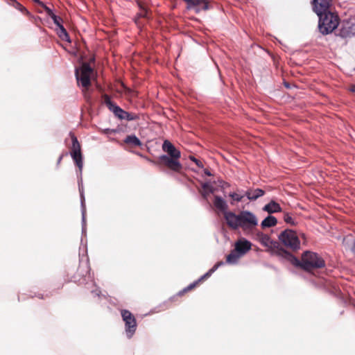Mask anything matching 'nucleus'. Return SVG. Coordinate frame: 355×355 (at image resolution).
<instances>
[{
	"instance_id": "nucleus-1",
	"label": "nucleus",
	"mask_w": 355,
	"mask_h": 355,
	"mask_svg": "<svg viewBox=\"0 0 355 355\" xmlns=\"http://www.w3.org/2000/svg\"><path fill=\"white\" fill-rule=\"evenodd\" d=\"M225 221L230 228H241L247 234H251L258 225L257 216L247 210L241 211L238 214L232 211L225 213Z\"/></svg>"
},
{
	"instance_id": "nucleus-2",
	"label": "nucleus",
	"mask_w": 355,
	"mask_h": 355,
	"mask_svg": "<svg viewBox=\"0 0 355 355\" xmlns=\"http://www.w3.org/2000/svg\"><path fill=\"white\" fill-rule=\"evenodd\" d=\"M162 149L168 155H163L159 157L162 164L173 171H180L182 168V164L179 162V158L181 156L180 151L176 149L172 143L168 140L164 141Z\"/></svg>"
},
{
	"instance_id": "nucleus-3",
	"label": "nucleus",
	"mask_w": 355,
	"mask_h": 355,
	"mask_svg": "<svg viewBox=\"0 0 355 355\" xmlns=\"http://www.w3.org/2000/svg\"><path fill=\"white\" fill-rule=\"evenodd\" d=\"M293 259L297 265L306 271L321 268L325 266L324 259L317 253L311 251L304 252L301 261H299L295 257H293Z\"/></svg>"
},
{
	"instance_id": "nucleus-4",
	"label": "nucleus",
	"mask_w": 355,
	"mask_h": 355,
	"mask_svg": "<svg viewBox=\"0 0 355 355\" xmlns=\"http://www.w3.org/2000/svg\"><path fill=\"white\" fill-rule=\"evenodd\" d=\"M318 16L319 17L318 28L323 35L331 33L339 25L338 15L331 11Z\"/></svg>"
},
{
	"instance_id": "nucleus-5",
	"label": "nucleus",
	"mask_w": 355,
	"mask_h": 355,
	"mask_svg": "<svg viewBox=\"0 0 355 355\" xmlns=\"http://www.w3.org/2000/svg\"><path fill=\"white\" fill-rule=\"evenodd\" d=\"M252 247V243L245 239L238 240L234 245V249L227 256L226 262L229 264H235L239 259L245 255Z\"/></svg>"
},
{
	"instance_id": "nucleus-6",
	"label": "nucleus",
	"mask_w": 355,
	"mask_h": 355,
	"mask_svg": "<svg viewBox=\"0 0 355 355\" xmlns=\"http://www.w3.org/2000/svg\"><path fill=\"white\" fill-rule=\"evenodd\" d=\"M71 141H72V146H71V156L74 161L76 165L79 168V176H80V180L78 182V187L79 190L80 192V196L82 198H83V182H82V170L83 167V157L81 153V149H80V145L77 139V138L72 135L71 137Z\"/></svg>"
},
{
	"instance_id": "nucleus-7",
	"label": "nucleus",
	"mask_w": 355,
	"mask_h": 355,
	"mask_svg": "<svg viewBox=\"0 0 355 355\" xmlns=\"http://www.w3.org/2000/svg\"><path fill=\"white\" fill-rule=\"evenodd\" d=\"M104 102L106 106L112 111L116 116L120 119L127 121H135L139 119V116L134 113L128 112L112 102L108 95H104Z\"/></svg>"
},
{
	"instance_id": "nucleus-8",
	"label": "nucleus",
	"mask_w": 355,
	"mask_h": 355,
	"mask_svg": "<svg viewBox=\"0 0 355 355\" xmlns=\"http://www.w3.org/2000/svg\"><path fill=\"white\" fill-rule=\"evenodd\" d=\"M93 69L88 63H83L80 69H76L75 75L78 85L87 88L91 84V77L93 75Z\"/></svg>"
},
{
	"instance_id": "nucleus-9",
	"label": "nucleus",
	"mask_w": 355,
	"mask_h": 355,
	"mask_svg": "<svg viewBox=\"0 0 355 355\" xmlns=\"http://www.w3.org/2000/svg\"><path fill=\"white\" fill-rule=\"evenodd\" d=\"M279 240L286 247L297 250L300 248V241L296 233L291 230H285L279 235Z\"/></svg>"
},
{
	"instance_id": "nucleus-10",
	"label": "nucleus",
	"mask_w": 355,
	"mask_h": 355,
	"mask_svg": "<svg viewBox=\"0 0 355 355\" xmlns=\"http://www.w3.org/2000/svg\"><path fill=\"white\" fill-rule=\"evenodd\" d=\"M121 316L125 322V332L128 338L132 337L137 329V322L134 315L128 310L121 311Z\"/></svg>"
},
{
	"instance_id": "nucleus-11",
	"label": "nucleus",
	"mask_w": 355,
	"mask_h": 355,
	"mask_svg": "<svg viewBox=\"0 0 355 355\" xmlns=\"http://www.w3.org/2000/svg\"><path fill=\"white\" fill-rule=\"evenodd\" d=\"M336 35L343 39L354 37L355 35V23L352 21H342Z\"/></svg>"
},
{
	"instance_id": "nucleus-12",
	"label": "nucleus",
	"mask_w": 355,
	"mask_h": 355,
	"mask_svg": "<svg viewBox=\"0 0 355 355\" xmlns=\"http://www.w3.org/2000/svg\"><path fill=\"white\" fill-rule=\"evenodd\" d=\"M332 0H313L312 6L313 11L317 15H321L330 11Z\"/></svg>"
},
{
	"instance_id": "nucleus-13",
	"label": "nucleus",
	"mask_w": 355,
	"mask_h": 355,
	"mask_svg": "<svg viewBox=\"0 0 355 355\" xmlns=\"http://www.w3.org/2000/svg\"><path fill=\"white\" fill-rule=\"evenodd\" d=\"M189 10H193L196 13L209 9V3L207 0H184Z\"/></svg>"
},
{
	"instance_id": "nucleus-14",
	"label": "nucleus",
	"mask_w": 355,
	"mask_h": 355,
	"mask_svg": "<svg viewBox=\"0 0 355 355\" xmlns=\"http://www.w3.org/2000/svg\"><path fill=\"white\" fill-rule=\"evenodd\" d=\"M214 205L217 209L223 212L224 218H225V213L230 212L229 211H227L228 205L226 201L220 196H215Z\"/></svg>"
},
{
	"instance_id": "nucleus-15",
	"label": "nucleus",
	"mask_w": 355,
	"mask_h": 355,
	"mask_svg": "<svg viewBox=\"0 0 355 355\" xmlns=\"http://www.w3.org/2000/svg\"><path fill=\"white\" fill-rule=\"evenodd\" d=\"M265 194V191L261 189H248L246 191L245 196L250 200H255L258 198L263 196Z\"/></svg>"
},
{
	"instance_id": "nucleus-16",
	"label": "nucleus",
	"mask_w": 355,
	"mask_h": 355,
	"mask_svg": "<svg viewBox=\"0 0 355 355\" xmlns=\"http://www.w3.org/2000/svg\"><path fill=\"white\" fill-rule=\"evenodd\" d=\"M263 210L269 214H274L280 212L282 211V208L279 204L272 200L263 207Z\"/></svg>"
},
{
	"instance_id": "nucleus-17",
	"label": "nucleus",
	"mask_w": 355,
	"mask_h": 355,
	"mask_svg": "<svg viewBox=\"0 0 355 355\" xmlns=\"http://www.w3.org/2000/svg\"><path fill=\"white\" fill-rule=\"evenodd\" d=\"M277 220L275 216H268L261 223L262 228L272 227L277 225Z\"/></svg>"
},
{
	"instance_id": "nucleus-18",
	"label": "nucleus",
	"mask_w": 355,
	"mask_h": 355,
	"mask_svg": "<svg viewBox=\"0 0 355 355\" xmlns=\"http://www.w3.org/2000/svg\"><path fill=\"white\" fill-rule=\"evenodd\" d=\"M257 239H259V242L266 247H269L272 244V241L270 240V238L267 235L264 234L262 232H257Z\"/></svg>"
},
{
	"instance_id": "nucleus-19",
	"label": "nucleus",
	"mask_w": 355,
	"mask_h": 355,
	"mask_svg": "<svg viewBox=\"0 0 355 355\" xmlns=\"http://www.w3.org/2000/svg\"><path fill=\"white\" fill-rule=\"evenodd\" d=\"M124 142L125 144H130L132 146H141V141L135 135H128L124 139Z\"/></svg>"
},
{
	"instance_id": "nucleus-20",
	"label": "nucleus",
	"mask_w": 355,
	"mask_h": 355,
	"mask_svg": "<svg viewBox=\"0 0 355 355\" xmlns=\"http://www.w3.org/2000/svg\"><path fill=\"white\" fill-rule=\"evenodd\" d=\"M57 33L61 40L67 42H70L69 36L63 26H60L59 27H58Z\"/></svg>"
},
{
	"instance_id": "nucleus-21",
	"label": "nucleus",
	"mask_w": 355,
	"mask_h": 355,
	"mask_svg": "<svg viewBox=\"0 0 355 355\" xmlns=\"http://www.w3.org/2000/svg\"><path fill=\"white\" fill-rule=\"evenodd\" d=\"M223 262H218V263H217L216 264H215V265H214V266H213V267H212V268H211V269H210V270H209L207 273H205L204 275H202V276L200 277V279L198 280V282H200V281H201V280H202V279H206V278L209 277V276H211V275L214 272H215V271L218 269V268L220 266H221V265H223Z\"/></svg>"
},
{
	"instance_id": "nucleus-22",
	"label": "nucleus",
	"mask_w": 355,
	"mask_h": 355,
	"mask_svg": "<svg viewBox=\"0 0 355 355\" xmlns=\"http://www.w3.org/2000/svg\"><path fill=\"white\" fill-rule=\"evenodd\" d=\"M284 220L287 224H289V225H293V226H295V225H296L297 224V223L295 220V219L293 218V216H291V214H290L289 213H284Z\"/></svg>"
},
{
	"instance_id": "nucleus-23",
	"label": "nucleus",
	"mask_w": 355,
	"mask_h": 355,
	"mask_svg": "<svg viewBox=\"0 0 355 355\" xmlns=\"http://www.w3.org/2000/svg\"><path fill=\"white\" fill-rule=\"evenodd\" d=\"M229 196L231 197L236 202H241L243 198V196L239 195L236 193H230Z\"/></svg>"
},
{
	"instance_id": "nucleus-24",
	"label": "nucleus",
	"mask_w": 355,
	"mask_h": 355,
	"mask_svg": "<svg viewBox=\"0 0 355 355\" xmlns=\"http://www.w3.org/2000/svg\"><path fill=\"white\" fill-rule=\"evenodd\" d=\"M53 21V23L57 26V27H59L60 26H62V24H61V22L62 21V19L61 17L57 16V15H53L52 16V17H51Z\"/></svg>"
},
{
	"instance_id": "nucleus-25",
	"label": "nucleus",
	"mask_w": 355,
	"mask_h": 355,
	"mask_svg": "<svg viewBox=\"0 0 355 355\" xmlns=\"http://www.w3.org/2000/svg\"><path fill=\"white\" fill-rule=\"evenodd\" d=\"M45 11L46 12L47 15L50 17H52V16L55 15V14L53 13V10L47 7L46 6L44 5V6H42Z\"/></svg>"
},
{
	"instance_id": "nucleus-26",
	"label": "nucleus",
	"mask_w": 355,
	"mask_h": 355,
	"mask_svg": "<svg viewBox=\"0 0 355 355\" xmlns=\"http://www.w3.org/2000/svg\"><path fill=\"white\" fill-rule=\"evenodd\" d=\"M190 159L191 161H193L194 163H196L198 167H200V168L203 167L202 162L200 161H199L198 159H197L196 157H191Z\"/></svg>"
},
{
	"instance_id": "nucleus-27",
	"label": "nucleus",
	"mask_w": 355,
	"mask_h": 355,
	"mask_svg": "<svg viewBox=\"0 0 355 355\" xmlns=\"http://www.w3.org/2000/svg\"><path fill=\"white\" fill-rule=\"evenodd\" d=\"M197 284H198V282L191 284L187 288H185V291H189V290L192 289L193 288H194L196 286V285Z\"/></svg>"
},
{
	"instance_id": "nucleus-28",
	"label": "nucleus",
	"mask_w": 355,
	"mask_h": 355,
	"mask_svg": "<svg viewBox=\"0 0 355 355\" xmlns=\"http://www.w3.org/2000/svg\"><path fill=\"white\" fill-rule=\"evenodd\" d=\"M35 3H37L38 5L42 6H44V4L40 1V0H33Z\"/></svg>"
},
{
	"instance_id": "nucleus-29",
	"label": "nucleus",
	"mask_w": 355,
	"mask_h": 355,
	"mask_svg": "<svg viewBox=\"0 0 355 355\" xmlns=\"http://www.w3.org/2000/svg\"><path fill=\"white\" fill-rule=\"evenodd\" d=\"M352 251L355 254V241L353 243L352 247Z\"/></svg>"
},
{
	"instance_id": "nucleus-30",
	"label": "nucleus",
	"mask_w": 355,
	"mask_h": 355,
	"mask_svg": "<svg viewBox=\"0 0 355 355\" xmlns=\"http://www.w3.org/2000/svg\"><path fill=\"white\" fill-rule=\"evenodd\" d=\"M205 173L208 175V176H211V173L208 171V170H205Z\"/></svg>"
},
{
	"instance_id": "nucleus-31",
	"label": "nucleus",
	"mask_w": 355,
	"mask_h": 355,
	"mask_svg": "<svg viewBox=\"0 0 355 355\" xmlns=\"http://www.w3.org/2000/svg\"><path fill=\"white\" fill-rule=\"evenodd\" d=\"M6 3L12 6V1L6 0Z\"/></svg>"
},
{
	"instance_id": "nucleus-32",
	"label": "nucleus",
	"mask_w": 355,
	"mask_h": 355,
	"mask_svg": "<svg viewBox=\"0 0 355 355\" xmlns=\"http://www.w3.org/2000/svg\"><path fill=\"white\" fill-rule=\"evenodd\" d=\"M85 214L83 213V222L85 223Z\"/></svg>"
},
{
	"instance_id": "nucleus-33",
	"label": "nucleus",
	"mask_w": 355,
	"mask_h": 355,
	"mask_svg": "<svg viewBox=\"0 0 355 355\" xmlns=\"http://www.w3.org/2000/svg\"><path fill=\"white\" fill-rule=\"evenodd\" d=\"M62 159V156L60 157L59 159H58V163H60V162L61 161Z\"/></svg>"
},
{
	"instance_id": "nucleus-34",
	"label": "nucleus",
	"mask_w": 355,
	"mask_h": 355,
	"mask_svg": "<svg viewBox=\"0 0 355 355\" xmlns=\"http://www.w3.org/2000/svg\"><path fill=\"white\" fill-rule=\"evenodd\" d=\"M145 15H146V12L141 14V16H142V17H145Z\"/></svg>"
},
{
	"instance_id": "nucleus-35",
	"label": "nucleus",
	"mask_w": 355,
	"mask_h": 355,
	"mask_svg": "<svg viewBox=\"0 0 355 355\" xmlns=\"http://www.w3.org/2000/svg\"><path fill=\"white\" fill-rule=\"evenodd\" d=\"M206 187H207V184H205L203 185V188H206Z\"/></svg>"
}]
</instances>
